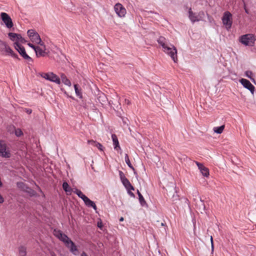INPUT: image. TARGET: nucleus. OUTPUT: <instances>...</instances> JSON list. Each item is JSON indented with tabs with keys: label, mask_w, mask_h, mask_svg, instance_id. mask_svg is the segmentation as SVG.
<instances>
[{
	"label": "nucleus",
	"mask_w": 256,
	"mask_h": 256,
	"mask_svg": "<svg viewBox=\"0 0 256 256\" xmlns=\"http://www.w3.org/2000/svg\"><path fill=\"white\" fill-rule=\"evenodd\" d=\"M125 104H130V101L128 100H125Z\"/></svg>",
	"instance_id": "79ce46f5"
},
{
	"label": "nucleus",
	"mask_w": 256,
	"mask_h": 256,
	"mask_svg": "<svg viewBox=\"0 0 256 256\" xmlns=\"http://www.w3.org/2000/svg\"><path fill=\"white\" fill-rule=\"evenodd\" d=\"M112 140L114 150H118L120 149V148L119 145L118 140L116 135L114 134H112Z\"/></svg>",
	"instance_id": "6ab92c4d"
},
{
	"label": "nucleus",
	"mask_w": 256,
	"mask_h": 256,
	"mask_svg": "<svg viewBox=\"0 0 256 256\" xmlns=\"http://www.w3.org/2000/svg\"><path fill=\"white\" fill-rule=\"evenodd\" d=\"M39 46H36L35 50V52L37 57L44 56L46 54V47L43 42L38 44Z\"/></svg>",
	"instance_id": "9d476101"
},
{
	"label": "nucleus",
	"mask_w": 256,
	"mask_h": 256,
	"mask_svg": "<svg viewBox=\"0 0 256 256\" xmlns=\"http://www.w3.org/2000/svg\"><path fill=\"white\" fill-rule=\"evenodd\" d=\"M114 10L120 17H124L126 14V8L120 3H118L115 5Z\"/></svg>",
	"instance_id": "2eb2a0df"
},
{
	"label": "nucleus",
	"mask_w": 256,
	"mask_h": 256,
	"mask_svg": "<svg viewBox=\"0 0 256 256\" xmlns=\"http://www.w3.org/2000/svg\"><path fill=\"white\" fill-rule=\"evenodd\" d=\"M4 202V198L0 194V204Z\"/></svg>",
	"instance_id": "a19ab883"
},
{
	"label": "nucleus",
	"mask_w": 256,
	"mask_h": 256,
	"mask_svg": "<svg viewBox=\"0 0 256 256\" xmlns=\"http://www.w3.org/2000/svg\"><path fill=\"white\" fill-rule=\"evenodd\" d=\"M74 88L76 95L80 98H82V94L81 92V90L78 88V84H74Z\"/></svg>",
	"instance_id": "c85d7f7f"
},
{
	"label": "nucleus",
	"mask_w": 256,
	"mask_h": 256,
	"mask_svg": "<svg viewBox=\"0 0 256 256\" xmlns=\"http://www.w3.org/2000/svg\"><path fill=\"white\" fill-rule=\"evenodd\" d=\"M95 146L97 147L100 150L102 151L103 150V146L100 144L98 142L97 144H96Z\"/></svg>",
	"instance_id": "f704fd0d"
},
{
	"label": "nucleus",
	"mask_w": 256,
	"mask_h": 256,
	"mask_svg": "<svg viewBox=\"0 0 256 256\" xmlns=\"http://www.w3.org/2000/svg\"><path fill=\"white\" fill-rule=\"evenodd\" d=\"M210 242H211V246H212V252H214V246L212 237V236L210 237Z\"/></svg>",
	"instance_id": "58836bf2"
},
{
	"label": "nucleus",
	"mask_w": 256,
	"mask_h": 256,
	"mask_svg": "<svg viewBox=\"0 0 256 256\" xmlns=\"http://www.w3.org/2000/svg\"><path fill=\"white\" fill-rule=\"evenodd\" d=\"M240 82L244 88L248 90L252 94H254L255 89L254 86L248 80L244 78H242L240 80Z\"/></svg>",
	"instance_id": "4468645a"
},
{
	"label": "nucleus",
	"mask_w": 256,
	"mask_h": 256,
	"mask_svg": "<svg viewBox=\"0 0 256 256\" xmlns=\"http://www.w3.org/2000/svg\"><path fill=\"white\" fill-rule=\"evenodd\" d=\"M74 192L77 194V196L81 198L83 200L86 199V197L80 190L76 188Z\"/></svg>",
	"instance_id": "5701e85b"
},
{
	"label": "nucleus",
	"mask_w": 256,
	"mask_h": 256,
	"mask_svg": "<svg viewBox=\"0 0 256 256\" xmlns=\"http://www.w3.org/2000/svg\"><path fill=\"white\" fill-rule=\"evenodd\" d=\"M66 246L69 248L70 252L73 254L75 256L78 254L79 252L78 249L72 241H69V242Z\"/></svg>",
	"instance_id": "dca6fc26"
},
{
	"label": "nucleus",
	"mask_w": 256,
	"mask_h": 256,
	"mask_svg": "<svg viewBox=\"0 0 256 256\" xmlns=\"http://www.w3.org/2000/svg\"><path fill=\"white\" fill-rule=\"evenodd\" d=\"M0 50L6 55L11 56L14 58H18V55L15 54L11 48L6 42L0 40Z\"/></svg>",
	"instance_id": "20e7f679"
},
{
	"label": "nucleus",
	"mask_w": 256,
	"mask_h": 256,
	"mask_svg": "<svg viewBox=\"0 0 256 256\" xmlns=\"http://www.w3.org/2000/svg\"><path fill=\"white\" fill-rule=\"evenodd\" d=\"M27 33L30 41L32 43L38 44L42 42L40 35L34 30H28Z\"/></svg>",
	"instance_id": "6e6552de"
},
{
	"label": "nucleus",
	"mask_w": 256,
	"mask_h": 256,
	"mask_svg": "<svg viewBox=\"0 0 256 256\" xmlns=\"http://www.w3.org/2000/svg\"><path fill=\"white\" fill-rule=\"evenodd\" d=\"M8 36L12 41L14 42V47L16 44H20V43L24 44L26 42V40L20 34L9 32Z\"/></svg>",
	"instance_id": "0eeeda50"
},
{
	"label": "nucleus",
	"mask_w": 256,
	"mask_h": 256,
	"mask_svg": "<svg viewBox=\"0 0 256 256\" xmlns=\"http://www.w3.org/2000/svg\"><path fill=\"white\" fill-rule=\"evenodd\" d=\"M106 98L104 94H100L98 98V100L99 102L102 104H104V103L106 102Z\"/></svg>",
	"instance_id": "393cba45"
},
{
	"label": "nucleus",
	"mask_w": 256,
	"mask_h": 256,
	"mask_svg": "<svg viewBox=\"0 0 256 256\" xmlns=\"http://www.w3.org/2000/svg\"><path fill=\"white\" fill-rule=\"evenodd\" d=\"M202 174L204 176H209V170H208V169L206 168V167H204V168H203L202 170V171H200Z\"/></svg>",
	"instance_id": "7c9ffc66"
},
{
	"label": "nucleus",
	"mask_w": 256,
	"mask_h": 256,
	"mask_svg": "<svg viewBox=\"0 0 256 256\" xmlns=\"http://www.w3.org/2000/svg\"><path fill=\"white\" fill-rule=\"evenodd\" d=\"M222 20L226 28L229 30L231 28L232 24V14L230 12L228 11L224 12Z\"/></svg>",
	"instance_id": "39448f33"
},
{
	"label": "nucleus",
	"mask_w": 256,
	"mask_h": 256,
	"mask_svg": "<svg viewBox=\"0 0 256 256\" xmlns=\"http://www.w3.org/2000/svg\"><path fill=\"white\" fill-rule=\"evenodd\" d=\"M88 142L90 144H91L92 146H96V144H97L98 142L93 140H88Z\"/></svg>",
	"instance_id": "c9c22d12"
},
{
	"label": "nucleus",
	"mask_w": 256,
	"mask_h": 256,
	"mask_svg": "<svg viewBox=\"0 0 256 256\" xmlns=\"http://www.w3.org/2000/svg\"><path fill=\"white\" fill-rule=\"evenodd\" d=\"M137 194L138 196L140 202L142 206H144V204H146V201L143 196H142V194H140L138 190H137Z\"/></svg>",
	"instance_id": "cd10ccee"
},
{
	"label": "nucleus",
	"mask_w": 256,
	"mask_h": 256,
	"mask_svg": "<svg viewBox=\"0 0 256 256\" xmlns=\"http://www.w3.org/2000/svg\"><path fill=\"white\" fill-rule=\"evenodd\" d=\"M60 79L62 80V82L66 86H71L72 84L70 81L67 78L66 76L64 74H60Z\"/></svg>",
	"instance_id": "412c9836"
},
{
	"label": "nucleus",
	"mask_w": 256,
	"mask_h": 256,
	"mask_svg": "<svg viewBox=\"0 0 256 256\" xmlns=\"http://www.w3.org/2000/svg\"><path fill=\"white\" fill-rule=\"evenodd\" d=\"M17 186L21 190L26 192L30 194H33L34 192L30 188L26 186L25 184L22 182H18Z\"/></svg>",
	"instance_id": "f3484780"
},
{
	"label": "nucleus",
	"mask_w": 256,
	"mask_h": 256,
	"mask_svg": "<svg viewBox=\"0 0 256 256\" xmlns=\"http://www.w3.org/2000/svg\"><path fill=\"white\" fill-rule=\"evenodd\" d=\"M54 235L64 242L66 246L71 240L66 235L62 234L60 230H54Z\"/></svg>",
	"instance_id": "ddd939ff"
},
{
	"label": "nucleus",
	"mask_w": 256,
	"mask_h": 256,
	"mask_svg": "<svg viewBox=\"0 0 256 256\" xmlns=\"http://www.w3.org/2000/svg\"><path fill=\"white\" fill-rule=\"evenodd\" d=\"M98 226L100 228H102V222L100 221L98 222Z\"/></svg>",
	"instance_id": "ea45409f"
},
{
	"label": "nucleus",
	"mask_w": 256,
	"mask_h": 256,
	"mask_svg": "<svg viewBox=\"0 0 256 256\" xmlns=\"http://www.w3.org/2000/svg\"><path fill=\"white\" fill-rule=\"evenodd\" d=\"M120 222L123 221V220H124V218H123L122 217L120 218Z\"/></svg>",
	"instance_id": "49530a36"
},
{
	"label": "nucleus",
	"mask_w": 256,
	"mask_h": 256,
	"mask_svg": "<svg viewBox=\"0 0 256 256\" xmlns=\"http://www.w3.org/2000/svg\"><path fill=\"white\" fill-rule=\"evenodd\" d=\"M121 182L126 190H134V188L130 184V182L127 178H126Z\"/></svg>",
	"instance_id": "aec40b11"
},
{
	"label": "nucleus",
	"mask_w": 256,
	"mask_h": 256,
	"mask_svg": "<svg viewBox=\"0 0 256 256\" xmlns=\"http://www.w3.org/2000/svg\"><path fill=\"white\" fill-rule=\"evenodd\" d=\"M0 18L8 28H10L13 27L14 24L11 18L6 12H1Z\"/></svg>",
	"instance_id": "1a4fd4ad"
},
{
	"label": "nucleus",
	"mask_w": 256,
	"mask_h": 256,
	"mask_svg": "<svg viewBox=\"0 0 256 256\" xmlns=\"http://www.w3.org/2000/svg\"><path fill=\"white\" fill-rule=\"evenodd\" d=\"M40 75L44 79L55 82L56 84H60V79L56 74L52 72L47 73L42 72L40 74Z\"/></svg>",
	"instance_id": "423d86ee"
},
{
	"label": "nucleus",
	"mask_w": 256,
	"mask_h": 256,
	"mask_svg": "<svg viewBox=\"0 0 256 256\" xmlns=\"http://www.w3.org/2000/svg\"><path fill=\"white\" fill-rule=\"evenodd\" d=\"M0 156L4 158H10V154L7 148L6 144L3 141H0Z\"/></svg>",
	"instance_id": "f8f14e48"
},
{
	"label": "nucleus",
	"mask_w": 256,
	"mask_h": 256,
	"mask_svg": "<svg viewBox=\"0 0 256 256\" xmlns=\"http://www.w3.org/2000/svg\"><path fill=\"white\" fill-rule=\"evenodd\" d=\"M62 188L66 192L70 194L72 192V188L70 187L69 185L67 182H64L63 183Z\"/></svg>",
	"instance_id": "b1692460"
},
{
	"label": "nucleus",
	"mask_w": 256,
	"mask_h": 256,
	"mask_svg": "<svg viewBox=\"0 0 256 256\" xmlns=\"http://www.w3.org/2000/svg\"><path fill=\"white\" fill-rule=\"evenodd\" d=\"M28 45L31 48H32L35 51L36 48V46H34L33 44L29 42L28 44Z\"/></svg>",
	"instance_id": "4c0bfd02"
},
{
	"label": "nucleus",
	"mask_w": 256,
	"mask_h": 256,
	"mask_svg": "<svg viewBox=\"0 0 256 256\" xmlns=\"http://www.w3.org/2000/svg\"><path fill=\"white\" fill-rule=\"evenodd\" d=\"M244 10H245V12H246V13L248 14V10L246 8H244Z\"/></svg>",
	"instance_id": "a18cd8bd"
},
{
	"label": "nucleus",
	"mask_w": 256,
	"mask_h": 256,
	"mask_svg": "<svg viewBox=\"0 0 256 256\" xmlns=\"http://www.w3.org/2000/svg\"><path fill=\"white\" fill-rule=\"evenodd\" d=\"M80 256H88L85 252H82Z\"/></svg>",
	"instance_id": "37998d69"
},
{
	"label": "nucleus",
	"mask_w": 256,
	"mask_h": 256,
	"mask_svg": "<svg viewBox=\"0 0 256 256\" xmlns=\"http://www.w3.org/2000/svg\"><path fill=\"white\" fill-rule=\"evenodd\" d=\"M246 76L250 78L252 81L254 82V74L252 71L247 70L245 72Z\"/></svg>",
	"instance_id": "bb28decb"
},
{
	"label": "nucleus",
	"mask_w": 256,
	"mask_h": 256,
	"mask_svg": "<svg viewBox=\"0 0 256 256\" xmlns=\"http://www.w3.org/2000/svg\"><path fill=\"white\" fill-rule=\"evenodd\" d=\"M158 42L162 47L164 52L170 56L174 62H178V56L176 48L163 36H160L158 38Z\"/></svg>",
	"instance_id": "f257e3e1"
},
{
	"label": "nucleus",
	"mask_w": 256,
	"mask_h": 256,
	"mask_svg": "<svg viewBox=\"0 0 256 256\" xmlns=\"http://www.w3.org/2000/svg\"><path fill=\"white\" fill-rule=\"evenodd\" d=\"M84 202V204L88 207H92V208L94 210H96V206L95 204V203L91 200L90 199H89L87 196L86 198V199H84L83 200Z\"/></svg>",
	"instance_id": "a211bd4d"
},
{
	"label": "nucleus",
	"mask_w": 256,
	"mask_h": 256,
	"mask_svg": "<svg viewBox=\"0 0 256 256\" xmlns=\"http://www.w3.org/2000/svg\"><path fill=\"white\" fill-rule=\"evenodd\" d=\"M18 254L20 256H26V248L24 246H20L18 248Z\"/></svg>",
	"instance_id": "4be33fe9"
},
{
	"label": "nucleus",
	"mask_w": 256,
	"mask_h": 256,
	"mask_svg": "<svg viewBox=\"0 0 256 256\" xmlns=\"http://www.w3.org/2000/svg\"><path fill=\"white\" fill-rule=\"evenodd\" d=\"M197 165L198 169L200 170V172L202 170L203 168L205 167L202 164L198 162H194Z\"/></svg>",
	"instance_id": "2f4dec72"
},
{
	"label": "nucleus",
	"mask_w": 256,
	"mask_h": 256,
	"mask_svg": "<svg viewBox=\"0 0 256 256\" xmlns=\"http://www.w3.org/2000/svg\"><path fill=\"white\" fill-rule=\"evenodd\" d=\"M188 17L192 23L198 22L202 20L204 16V12L200 11L199 12H194L192 8H188Z\"/></svg>",
	"instance_id": "7ed1b4c3"
},
{
	"label": "nucleus",
	"mask_w": 256,
	"mask_h": 256,
	"mask_svg": "<svg viewBox=\"0 0 256 256\" xmlns=\"http://www.w3.org/2000/svg\"><path fill=\"white\" fill-rule=\"evenodd\" d=\"M224 126L222 125L218 127H214V132L220 134H222L224 130Z\"/></svg>",
	"instance_id": "a878e982"
},
{
	"label": "nucleus",
	"mask_w": 256,
	"mask_h": 256,
	"mask_svg": "<svg viewBox=\"0 0 256 256\" xmlns=\"http://www.w3.org/2000/svg\"><path fill=\"white\" fill-rule=\"evenodd\" d=\"M26 112L28 114H30L32 113V110L28 109V110H27Z\"/></svg>",
	"instance_id": "c03bdc74"
},
{
	"label": "nucleus",
	"mask_w": 256,
	"mask_h": 256,
	"mask_svg": "<svg viewBox=\"0 0 256 256\" xmlns=\"http://www.w3.org/2000/svg\"><path fill=\"white\" fill-rule=\"evenodd\" d=\"M128 190V192L130 196L133 197V198L135 197L134 194L131 192V190Z\"/></svg>",
	"instance_id": "e433bc0d"
},
{
	"label": "nucleus",
	"mask_w": 256,
	"mask_h": 256,
	"mask_svg": "<svg viewBox=\"0 0 256 256\" xmlns=\"http://www.w3.org/2000/svg\"><path fill=\"white\" fill-rule=\"evenodd\" d=\"M22 132L20 129L18 128L15 130V134L16 136H20L22 134Z\"/></svg>",
	"instance_id": "473e14b6"
},
{
	"label": "nucleus",
	"mask_w": 256,
	"mask_h": 256,
	"mask_svg": "<svg viewBox=\"0 0 256 256\" xmlns=\"http://www.w3.org/2000/svg\"><path fill=\"white\" fill-rule=\"evenodd\" d=\"M124 160L126 164H128V166L132 170H134V168L132 166V164L130 163V160L129 159V158L128 156V154H125Z\"/></svg>",
	"instance_id": "c756f323"
},
{
	"label": "nucleus",
	"mask_w": 256,
	"mask_h": 256,
	"mask_svg": "<svg viewBox=\"0 0 256 256\" xmlns=\"http://www.w3.org/2000/svg\"><path fill=\"white\" fill-rule=\"evenodd\" d=\"M256 40V36L252 34H248L241 36L239 41L245 46H253Z\"/></svg>",
	"instance_id": "f03ea898"
},
{
	"label": "nucleus",
	"mask_w": 256,
	"mask_h": 256,
	"mask_svg": "<svg viewBox=\"0 0 256 256\" xmlns=\"http://www.w3.org/2000/svg\"><path fill=\"white\" fill-rule=\"evenodd\" d=\"M119 175H120V179L121 181L126 178V176H124V174L122 171L119 172Z\"/></svg>",
	"instance_id": "72a5a7b5"
},
{
	"label": "nucleus",
	"mask_w": 256,
	"mask_h": 256,
	"mask_svg": "<svg viewBox=\"0 0 256 256\" xmlns=\"http://www.w3.org/2000/svg\"><path fill=\"white\" fill-rule=\"evenodd\" d=\"M15 49L20 54L25 60L28 61H32V58L27 54L25 48L24 46L20 44H16L14 47Z\"/></svg>",
	"instance_id": "9b49d317"
}]
</instances>
